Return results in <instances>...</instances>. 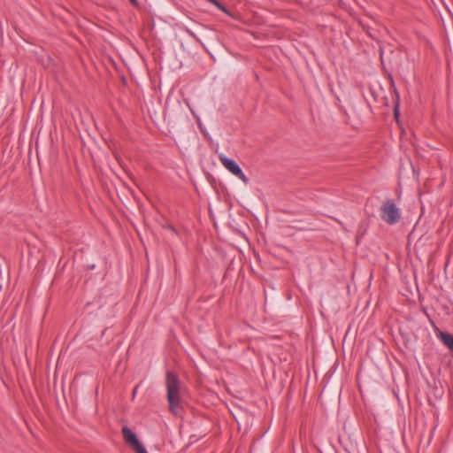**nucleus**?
I'll use <instances>...</instances> for the list:
<instances>
[{"label": "nucleus", "instance_id": "f257e3e1", "mask_svg": "<svg viewBox=\"0 0 453 453\" xmlns=\"http://www.w3.org/2000/svg\"><path fill=\"white\" fill-rule=\"evenodd\" d=\"M166 389L169 409L173 414L179 415L182 408L180 382L173 372L166 374Z\"/></svg>", "mask_w": 453, "mask_h": 453}, {"label": "nucleus", "instance_id": "f03ea898", "mask_svg": "<svg viewBox=\"0 0 453 453\" xmlns=\"http://www.w3.org/2000/svg\"><path fill=\"white\" fill-rule=\"evenodd\" d=\"M381 218L388 224H395L400 219V212L396 205L391 201H386L381 206Z\"/></svg>", "mask_w": 453, "mask_h": 453}, {"label": "nucleus", "instance_id": "7ed1b4c3", "mask_svg": "<svg viewBox=\"0 0 453 453\" xmlns=\"http://www.w3.org/2000/svg\"><path fill=\"white\" fill-rule=\"evenodd\" d=\"M219 160L226 170H228L234 176L238 177L243 183L247 184L249 182V179L243 173L241 167L237 165L235 161L226 157L224 155H221L219 157Z\"/></svg>", "mask_w": 453, "mask_h": 453}, {"label": "nucleus", "instance_id": "20e7f679", "mask_svg": "<svg viewBox=\"0 0 453 453\" xmlns=\"http://www.w3.org/2000/svg\"><path fill=\"white\" fill-rule=\"evenodd\" d=\"M123 438L127 444L133 449H136L142 446L139 441L136 434L127 426L122 428Z\"/></svg>", "mask_w": 453, "mask_h": 453}, {"label": "nucleus", "instance_id": "39448f33", "mask_svg": "<svg viewBox=\"0 0 453 453\" xmlns=\"http://www.w3.org/2000/svg\"><path fill=\"white\" fill-rule=\"evenodd\" d=\"M437 336L448 347L449 349L453 351V335L440 330H437Z\"/></svg>", "mask_w": 453, "mask_h": 453}, {"label": "nucleus", "instance_id": "423d86ee", "mask_svg": "<svg viewBox=\"0 0 453 453\" xmlns=\"http://www.w3.org/2000/svg\"><path fill=\"white\" fill-rule=\"evenodd\" d=\"M208 1L211 2V4H213L215 6H217L221 11L226 12V10L225 9V7L222 6L217 0H208Z\"/></svg>", "mask_w": 453, "mask_h": 453}, {"label": "nucleus", "instance_id": "0eeeda50", "mask_svg": "<svg viewBox=\"0 0 453 453\" xmlns=\"http://www.w3.org/2000/svg\"><path fill=\"white\" fill-rule=\"evenodd\" d=\"M134 451H135V453H148L143 445L142 447L134 449Z\"/></svg>", "mask_w": 453, "mask_h": 453}, {"label": "nucleus", "instance_id": "6e6552de", "mask_svg": "<svg viewBox=\"0 0 453 453\" xmlns=\"http://www.w3.org/2000/svg\"><path fill=\"white\" fill-rule=\"evenodd\" d=\"M395 118L397 119L399 116V105L398 104L395 105L394 110Z\"/></svg>", "mask_w": 453, "mask_h": 453}, {"label": "nucleus", "instance_id": "1a4fd4ad", "mask_svg": "<svg viewBox=\"0 0 453 453\" xmlns=\"http://www.w3.org/2000/svg\"><path fill=\"white\" fill-rule=\"evenodd\" d=\"M136 390H137V388H135L133 391V398L134 397V395H136Z\"/></svg>", "mask_w": 453, "mask_h": 453}, {"label": "nucleus", "instance_id": "9d476101", "mask_svg": "<svg viewBox=\"0 0 453 453\" xmlns=\"http://www.w3.org/2000/svg\"><path fill=\"white\" fill-rule=\"evenodd\" d=\"M130 1H131V3H132L134 5H137V2H136V0H130Z\"/></svg>", "mask_w": 453, "mask_h": 453}]
</instances>
